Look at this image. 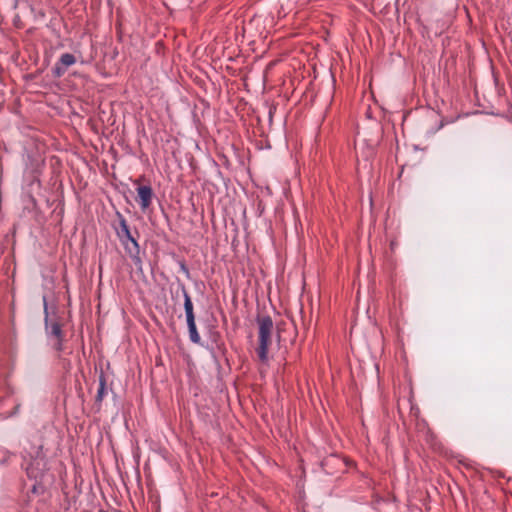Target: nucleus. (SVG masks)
<instances>
[{"label":"nucleus","instance_id":"obj_1","mask_svg":"<svg viewBox=\"0 0 512 512\" xmlns=\"http://www.w3.org/2000/svg\"><path fill=\"white\" fill-rule=\"evenodd\" d=\"M27 476L37 479L45 476L47 461L43 453V445L39 439L27 440L21 452Z\"/></svg>","mask_w":512,"mask_h":512},{"label":"nucleus","instance_id":"obj_2","mask_svg":"<svg viewBox=\"0 0 512 512\" xmlns=\"http://www.w3.org/2000/svg\"><path fill=\"white\" fill-rule=\"evenodd\" d=\"M43 306L46 338L54 350L61 352L64 349V332L56 312H53L52 316H50L46 296H43Z\"/></svg>","mask_w":512,"mask_h":512},{"label":"nucleus","instance_id":"obj_3","mask_svg":"<svg viewBox=\"0 0 512 512\" xmlns=\"http://www.w3.org/2000/svg\"><path fill=\"white\" fill-rule=\"evenodd\" d=\"M258 324V347L256 353L262 363L268 362V352L272 344V332L274 323L270 316H258L256 319Z\"/></svg>","mask_w":512,"mask_h":512},{"label":"nucleus","instance_id":"obj_4","mask_svg":"<svg viewBox=\"0 0 512 512\" xmlns=\"http://www.w3.org/2000/svg\"><path fill=\"white\" fill-rule=\"evenodd\" d=\"M76 57L71 53H64L60 56L59 60L52 68V75L55 78H60L65 74L67 68L76 63Z\"/></svg>","mask_w":512,"mask_h":512},{"label":"nucleus","instance_id":"obj_5","mask_svg":"<svg viewBox=\"0 0 512 512\" xmlns=\"http://www.w3.org/2000/svg\"><path fill=\"white\" fill-rule=\"evenodd\" d=\"M345 466L343 459L335 454L325 457L321 461L322 470L329 475H334Z\"/></svg>","mask_w":512,"mask_h":512},{"label":"nucleus","instance_id":"obj_6","mask_svg":"<svg viewBox=\"0 0 512 512\" xmlns=\"http://www.w3.org/2000/svg\"><path fill=\"white\" fill-rule=\"evenodd\" d=\"M137 195L141 209H147L150 206L153 198L152 188L149 185L139 186L137 188Z\"/></svg>","mask_w":512,"mask_h":512},{"label":"nucleus","instance_id":"obj_7","mask_svg":"<svg viewBox=\"0 0 512 512\" xmlns=\"http://www.w3.org/2000/svg\"><path fill=\"white\" fill-rule=\"evenodd\" d=\"M116 216L119 221V227L115 228V232L119 241H121L126 239L131 234V231L125 217L119 211L116 212Z\"/></svg>","mask_w":512,"mask_h":512},{"label":"nucleus","instance_id":"obj_8","mask_svg":"<svg viewBox=\"0 0 512 512\" xmlns=\"http://www.w3.org/2000/svg\"><path fill=\"white\" fill-rule=\"evenodd\" d=\"M120 242L127 254H132L134 252L136 253L137 251H140L139 243L136 240V238L133 237L132 234H130L126 239H123Z\"/></svg>","mask_w":512,"mask_h":512},{"label":"nucleus","instance_id":"obj_9","mask_svg":"<svg viewBox=\"0 0 512 512\" xmlns=\"http://www.w3.org/2000/svg\"><path fill=\"white\" fill-rule=\"evenodd\" d=\"M181 292L184 298V310L186 319L195 317L193 303L184 285H181Z\"/></svg>","mask_w":512,"mask_h":512},{"label":"nucleus","instance_id":"obj_10","mask_svg":"<svg viewBox=\"0 0 512 512\" xmlns=\"http://www.w3.org/2000/svg\"><path fill=\"white\" fill-rule=\"evenodd\" d=\"M186 322H187L190 341L195 344L200 343L201 338L197 331L195 317L186 319Z\"/></svg>","mask_w":512,"mask_h":512},{"label":"nucleus","instance_id":"obj_11","mask_svg":"<svg viewBox=\"0 0 512 512\" xmlns=\"http://www.w3.org/2000/svg\"><path fill=\"white\" fill-rule=\"evenodd\" d=\"M105 394H106V380H105L103 373H101V375L99 377V387H98V391H97V395H96V401L101 402L103 400Z\"/></svg>","mask_w":512,"mask_h":512},{"label":"nucleus","instance_id":"obj_12","mask_svg":"<svg viewBox=\"0 0 512 512\" xmlns=\"http://www.w3.org/2000/svg\"><path fill=\"white\" fill-rule=\"evenodd\" d=\"M131 258L135 268L138 272L143 273V266H142V260L140 257V251H137L136 253L128 254Z\"/></svg>","mask_w":512,"mask_h":512},{"label":"nucleus","instance_id":"obj_13","mask_svg":"<svg viewBox=\"0 0 512 512\" xmlns=\"http://www.w3.org/2000/svg\"><path fill=\"white\" fill-rule=\"evenodd\" d=\"M42 479H43V477L37 478V479H33L35 481L34 484L32 485V488H31V492L33 494H42L44 492L45 487L41 483Z\"/></svg>","mask_w":512,"mask_h":512},{"label":"nucleus","instance_id":"obj_14","mask_svg":"<svg viewBox=\"0 0 512 512\" xmlns=\"http://www.w3.org/2000/svg\"><path fill=\"white\" fill-rule=\"evenodd\" d=\"M211 356H212V358H213V360H214V362H215V365H216V367H217L218 374L220 375V374H221V365H220V362H219V360L217 359V357L215 356V354H214V352H213V351L211 352Z\"/></svg>","mask_w":512,"mask_h":512},{"label":"nucleus","instance_id":"obj_15","mask_svg":"<svg viewBox=\"0 0 512 512\" xmlns=\"http://www.w3.org/2000/svg\"><path fill=\"white\" fill-rule=\"evenodd\" d=\"M180 270L187 276L189 277V269L187 268V266L185 265V263L181 262L180 263Z\"/></svg>","mask_w":512,"mask_h":512},{"label":"nucleus","instance_id":"obj_16","mask_svg":"<svg viewBox=\"0 0 512 512\" xmlns=\"http://www.w3.org/2000/svg\"><path fill=\"white\" fill-rule=\"evenodd\" d=\"M225 70H226V72L231 73L232 75H235L236 69H233L229 65H226Z\"/></svg>","mask_w":512,"mask_h":512},{"label":"nucleus","instance_id":"obj_17","mask_svg":"<svg viewBox=\"0 0 512 512\" xmlns=\"http://www.w3.org/2000/svg\"><path fill=\"white\" fill-rule=\"evenodd\" d=\"M18 410H19V405L16 406L14 414H16L18 412Z\"/></svg>","mask_w":512,"mask_h":512}]
</instances>
